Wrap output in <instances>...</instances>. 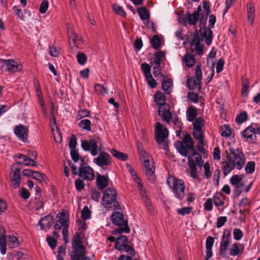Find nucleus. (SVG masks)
I'll return each mask as SVG.
<instances>
[{
    "instance_id": "nucleus-43",
    "label": "nucleus",
    "mask_w": 260,
    "mask_h": 260,
    "mask_svg": "<svg viewBox=\"0 0 260 260\" xmlns=\"http://www.w3.org/2000/svg\"><path fill=\"white\" fill-rule=\"evenodd\" d=\"M203 168V171L204 175L207 179H209L211 177L212 171L211 170V168L208 162H205L204 164H202Z\"/></svg>"
},
{
    "instance_id": "nucleus-24",
    "label": "nucleus",
    "mask_w": 260,
    "mask_h": 260,
    "mask_svg": "<svg viewBox=\"0 0 260 260\" xmlns=\"http://www.w3.org/2000/svg\"><path fill=\"white\" fill-rule=\"evenodd\" d=\"M201 39L199 36L194 37L191 45L194 46V49L198 55H201L203 54V47L201 45Z\"/></svg>"
},
{
    "instance_id": "nucleus-44",
    "label": "nucleus",
    "mask_w": 260,
    "mask_h": 260,
    "mask_svg": "<svg viewBox=\"0 0 260 260\" xmlns=\"http://www.w3.org/2000/svg\"><path fill=\"white\" fill-rule=\"evenodd\" d=\"M21 157H22V163L25 166H36V162L33 159V158H30L27 155H21Z\"/></svg>"
},
{
    "instance_id": "nucleus-23",
    "label": "nucleus",
    "mask_w": 260,
    "mask_h": 260,
    "mask_svg": "<svg viewBox=\"0 0 260 260\" xmlns=\"http://www.w3.org/2000/svg\"><path fill=\"white\" fill-rule=\"evenodd\" d=\"M214 238L212 237H208L206 241V260H208L212 255V248L214 243Z\"/></svg>"
},
{
    "instance_id": "nucleus-1",
    "label": "nucleus",
    "mask_w": 260,
    "mask_h": 260,
    "mask_svg": "<svg viewBox=\"0 0 260 260\" xmlns=\"http://www.w3.org/2000/svg\"><path fill=\"white\" fill-rule=\"evenodd\" d=\"M174 146L178 152L182 155L187 157L188 165L193 162L195 166L201 168L203 161L201 155L196 152L193 140L190 135L186 134L182 141H176Z\"/></svg>"
},
{
    "instance_id": "nucleus-64",
    "label": "nucleus",
    "mask_w": 260,
    "mask_h": 260,
    "mask_svg": "<svg viewBox=\"0 0 260 260\" xmlns=\"http://www.w3.org/2000/svg\"><path fill=\"white\" fill-rule=\"evenodd\" d=\"M49 6L48 2L46 0H44L41 3L39 11L42 14H44L47 11Z\"/></svg>"
},
{
    "instance_id": "nucleus-9",
    "label": "nucleus",
    "mask_w": 260,
    "mask_h": 260,
    "mask_svg": "<svg viewBox=\"0 0 260 260\" xmlns=\"http://www.w3.org/2000/svg\"><path fill=\"white\" fill-rule=\"evenodd\" d=\"M99 141L98 138L90 139L89 140L82 141L81 147L84 150L90 151V154L92 156H95L98 154Z\"/></svg>"
},
{
    "instance_id": "nucleus-56",
    "label": "nucleus",
    "mask_w": 260,
    "mask_h": 260,
    "mask_svg": "<svg viewBox=\"0 0 260 260\" xmlns=\"http://www.w3.org/2000/svg\"><path fill=\"white\" fill-rule=\"evenodd\" d=\"M195 78L199 81H202V72L201 64H198L196 67L195 71Z\"/></svg>"
},
{
    "instance_id": "nucleus-20",
    "label": "nucleus",
    "mask_w": 260,
    "mask_h": 260,
    "mask_svg": "<svg viewBox=\"0 0 260 260\" xmlns=\"http://www.w3.org/2000/svg\"><path fill=\"white\" fill-rule=\"evenodd\" d=\"M11 179L12 184L14 188H18L20 185L21 181L20 170L19 169H16L12 171L11 173Z\"/></svg>"
},
{
    "instance_id": "nucleus-54",
    "label": "nucleus",
    "mask_w": 260,
    "mask_h": 260,
    "mask_svg": "<svg viewBox=\"0 0 260 260\" xmlns=\"http://www.w3.org/2000/svg\"><path fill=\"white\" fill-rule=\"evenodd\" d=\"M112 8L113 10L117 14L123 17L126 16V13L124 11L122 7L118 5H114L113 6Z\"/></svg>"
},
{
    "instance_id": "nucleus-27",
    "label": "nucleus",
    "mask_w": 260,
    "mask_h": 260,
    "mask_svg": "<svg viewBox=\"0 0 260 260\" xmlns=\"http://www.w3.org/2000/svg\"><path fill=\"white\" fill-rule=\"evenodd\" d=\"M242 176L235 175L231 177L230 181L237 189H240L244 186V183L242 181Z\"/></svg>"
},
{
    "instance_id": "nucleus-52",
    "label": "nucleus",
    "mask_w": 260,
    "mask_h": 260,
    "mask_svg": "<svg viewBox=\"0 0 260 260\" xmlns=\"http://www.w3.org/2000/svg\"><path fill=\"white\" fill-rule=\"evenodd\" d=\"M145 77L147 83L148 84V86L151 88H154V87H155L156 86V82L153 78L151 74H150L149 75L145 76Z\"/></svg>"
},
{
    "instance_id": "nucleus-32",
    "label": "nucleus",
    "mask_w": 260,
    "mask_h": 260,
    "mask_svg": "<svg viewBox=\"0 0 260 260\" xmlns=\"http://www.w3.org/2000/svg\"><path fill=\"white\" fill-rule=\"evenodd\" d=\"M225 198L220 192H217L213 197V201L214 205L219 210V208L222 206L224 203Z\"/></svg>"
},
{
    "instance_id": "nucleus-38",
    "label": "nucleus",
    "mask_w": 260,
    "mask_h": 260,
    "mask_svg": "<svg viewBox=\"0 0 260 260\" xmlns=\"http://www.w3.org/2000/svg\"><path fill=\"white\" fill-rule=\"evenodd\" d=\"M138 13L142 20H147L149 19V13L144 7L139 8L138 9Z\"/></svg>"
},
{
    "instance_id": "nucleus-53",
    "label": "nucleus",
    "mask_w": 260,
    "mask_h": 260,
    "mask_svg": "<svg viewBox=\"0 0 260 260\" xmlns=\"http://www.w3.org/2000/svg\"><path fill=\"white\" fill-rule=\"evenodd\" d=\"M94 90L99 94H105L107 93V89L102 85L96 84L94 85Z\"/></svg>"
},
{
    "instance_id": "nucleus-29",
    "label": "nucleus",
    "mask_w": 260,
    "mask_h": 260,
    "mask_svg": "<svg viewBox=\"0 0 260 260\" xmlns=\"http://www.w3.org/2000/svg\"><path fill=\"white\" fill-rule=\"evenodd\" d=\"M69 213L68 212H61L57 214V218L60 223H63L64 226L69 225Z\"/></svg>"
},
{
    "instance_id": "nucleus-55",
    "label": "nucleus",
    "mask_w": 260,
    "mask_h": 260,
    "mask_svg": "<svg viewBox=\"0 0 260 260\" xmlns=\"http://www.w3.org/2000/svg\"><path fill=\"white\" fill-rule=\"evenodd\" d=\"M220 131L221 135L222 137H229L231 135V129L226 125L222 126L221 127Z\"/></svg>"
},
{
    "instance_id": "nucleus-63",
    "label": "nucleus",
    "mask_w": 260,
    "mask_h": 260,
    "mask_svg": "<svg viewBox=\"0 0 260 260\" xmlns=\"http://www.w3.org/2000/svg\"><path fill=\"white\" fill-rule=\"evenodd\" d=\"M76 145L77 138L75 136L73 135L71 137L69 142V146L70 150L75 149Z\"/></svg>"
},
{
    "instance_id": "nucleus-22",
    "label": "nucleus",
    "mask_w": 260,
    "mask_h": 260,
    "mask_svg": "<svg viewBox=\"0 0 260 260\" xmlns=\"http://www.w3.org/2000/svg\"><path fill=\"white\" fill-rule=\"evenodd\" d=\"M182 62L185 67L190 68L195 65L196 59L193 55L187 53L182 57Z\"/></svg>"
},
{
    "instance_id": "nucleus-16",
    "label": "nucleus",
    "mask_w": 260,
    "mask_h": 260,
    "mask_svg": "<svg viewBox=\"0 0 260 260\" xmlns=\"http://www.w3.org/2000/svg\"><path fill=\"white\" fill-rule=\"evenodd\" d=\"M158 112L164 120L167 123L170 122L172 118V114L170 112V106L168 104L158 106Z\"/></svg>"
},
{
    "instance_id": "nucleus-10",
    "label": "nucleus",
    "mask_w": 260,
    "mask_h": 260,
    "mask_svg": "<svg viewBox=\"0 0 260 260\" xmlns=\"http://www.w3.org/2000/svg\"><path fill=\"white\" fill-rule=\"evenodd\" d=\"M231 233L229 230L223 231L220 243L219 254L222 257L226 256V251L231 243Z\"/></svg>"
},
{
    "instance_id": "nucleus-6",
    "label": "nucleus",
    "mask_w": 260,
    "mask_h": 260,
    "mask_svg": "<svg viewBox=\"0 0 260 260\" xmlns=\"http://www.w3.org/2000/svg\"><path fill=\"white\" fill-rule=\"evenodd\" d=\"M127 168L133 181H135L137 184V187L139 190V193L142 198V200L148 207H150L151 206V203L147 194V190L144 186L141 179L137 175L136 171L131 166H127Z\"/></svg>"
},
{
    "instance_id": "nucleus-46",
    "label": "nucleus",
    "mask_w": 260,
    "mask_h": 260,
    "mask_svg": "<svg viewBox=\"0 0 260 260\" xmlns=\"http://www.w3.org/2000/svg\"><path fill=\"white\" fill-rule=\"evenodd\" d=\"M150 43L155 49H158L161 46V42L159 38L156 35L154 36L151 39Z\"/></svg>"
},
{
    "instance_id": "nucleus-21",
    "label": "nucleus",
    "mask_w": 260,
    "mask_h": 260,
    "mask_svg": "<svg viewBox=\"0 0 260 260\" xmlns=\"http://www.w3.org/2000/svg\"><path fill=\"white\" fill-rule=\"evenodd\" d=\"M54 220L50 215H47L42 218L39 221V225L41 226V229L46 230L49 229L53 224Z\"/></svg>"
},
{
    "instance_id": "nucleus-61",
    "label": "nucleus",
    "mask_w": 260,
    "mask_h": 260,
    "mask_svg": "<svg viewBox=\"0 0 260 260\" xmlns=\"http://www.w3.org/2000/svg\"><path fill=\"white\" fill-rule=\"evenodd\" d=\"M52 132L55 142L57 143H60L62 141V138L61 137V133L59 132L58 128L56 127L55 130L52 129Z\"/></svg>"
},
{
    "instance_id": "nucleus-34",
    "label": "nucleus",
    "mask_w": 260,
    "mask_h": 260,
    "mask_svg": "<svg viewBox=\"0 0 260 260\" xmlns=\"http://www.w3.org/2000/svg\"><path fill=\"white\" fill-rule=\"evenodd\" d=\"M208 68L205 71V75L207 76V78L205 79L206 83H209L214 75V62L212 60L211 61V64L208 66Z\"/></svg>"
},
{
    "instance_id": "nucleus-36",
    "label": "nucleus",
    "mask_w": 260,
    "mask_h": 260,
    "mask_svg": "<svg viewBox=\"0 0 260 260\" xmlns=\"http://www.w3.org/2000/svg\"><path fill=\"white\" fill-rule=\"evenodd\" d=\"M162 88L167 94H169L172 91L173 81L170 79H165L161 83Z\"/></svg>"
},
{
    "instance_id": "nucleus-13",
    "label": "nucleus",
    "mask_w": 260,
    "mask_h": 260,
    "mask_svg": "<svg viewBox=\"0 0 260 260\" xmlns=\"http://www.w3.org/2000/svg\"><path fill=\"white\" fill-rule=\"evenodd\" d=\"M255 126L256 123H251L242 133V136L249 142H254L256 141Z\"/></svg>"
},
{
    "instance_id": "nucleus-15",
    "label": "nucleus",
    "mask_w": 260,
    "mask_h": 260,
    "mask_svg": "<svg viewBox=\"0 0 260 260\" xmlns=\"http://www.w3.org/2000/svg\"><path fill=\"white\" fill-rule=\"evenodd\" d=\"M14 132L19 140L23 142H25L27 140L28 129L26 126L22 124L16 125L14 127Z\"/></svg>"
},
{
    "instance_id": "nucleus-58",
    "label": "nucleus",
    "mask_w": 260,
    "mask_h": 260,
    "mask_svg": "<svg viewBox=\"0 0 260 260\" xmlns=\"http://www.w3.org/2000/svg\"><path fill=\"white\" fill-rule=\"evenodd\" d=\"M247 118V113L246 112H242L237 116L236 121L238 123H242L246 121Z\"/></svg>"
},
{
    "instance_id": "nucleus-11",
    "label": "nucleus",
    "mask_w": 260,
    "mask_h": 260,
    "mask_svg": "<svg viewBox=\"0 0 260 260\" xmlns=\"http://www.w3.org/2000/svg\"><path fill=\"white\" fill-rule=\"evenodd\" d=\"M169 132L160 122H157L155 127L156 140L158 144H162L168 137Z\"/></svg>"
},
{
    "instance_id": "nucleus-62",
    "label": "nucleus",
    "mask_w": 260,
    "mask_h": 260,
    "mask_svg": "<svg viewBox=\"0 0 260 260\" xmlns=\"http://www.w3.org/2000/svg\"><path fill=\"white\" fill-rule=\"evenodd\" d=\"M141 69L144 73V76H146L147 75H149L151 74V67L150 66L146 63H143L141 64Z\"/></svg>"
},
{
    "instance_id": "nucleus-4",
    "label": "nucleus",
    "mask_w": 260,
    "mask_h": 260,
    "mask_svg": "<svg viewBox=\"0 0 260 260\" xmlns=\"http://www.w3.org/2000/svg\"><path fill=\"white\" fill-rule=\"evenodd\" d=\"M139 155L141 161H143L145 168V174L148 179L151 182H154L155 180V167L153 165V160L144 150L139 149Z\"/></svg>"
},
{
    "instance_id": "nucleus-57",
    "label": "nucleus",
    "mask_w": 260,
    "mask_h": 260,
    "mask_svg": "<svg viewBox=\"0 0 260 260\" xmlns=\"http://www.w3.org/2000/svg\"><path fill=\"white\" fill-rule=\"evenodd\" d=\"M66 254V247L61 246L58 248L57 260H64Z\"/></svg>"
},
{
    "instance_id": "nucleus-5",
    "label": "nucleus",
    "mask_w": 260,
    "mask_h": 260,
    "mask_svg": "<svg viewBox=\"0 0 260 260\" xmlns=\"http://www.w3.org/2000/svg\"><path fill=\"white\" fill-rule=\"evenodd\" d=\"M117 196V191L115 188H107L103 192L102 205L108 209H119L120 206L116 201Z\"/></svg>"
},
{
    "instance_id": "nucleus-35",
    "label": "nucleus",
    "mask_w": 260,
    "mask_h": 260,
    "mask_svg": "<svg viewBox=\"0 0 260 260\" xmlns=\"http://www.w3.org/2000/svg\"><path fill=\"white\" fill-rule=\"evenodd\" d=\"M165 53L164 51H157L154 54L152 62L155 63V65L160 66L161 61L165 58Z\"/></svg>"
},
{
    "instance_id": "nucleus-14",
    "label": "nucleus",
    "mask_w": 260,
    "mask_h": 260,
    "mask_svg": "<svg viewBox=\"0 0 260 260\" xmlns=\"http://www.w3.org/2000/svg\"><path fill=\"white\" fill-rule=\"evenodd\" d=\"M79 176L85 180H92L94 178V171L89 166H81L79 168Z\"/></svg>"
},
{
    "instance_id": "nucleus-48",
    "label": "nucleus",
    "mask_w": 260,
    "mask_h": 260,
    "mask_svg": "<svg viewBox=\"0 0 260 260\" xmlns=\"http://www.w3.org/2000/svg\"><path fill=\"white\" fill-rule=\"evenodd\" d=\"M255 166L254 161H248L245 167V171L248 174H252L255 171Z\"/></svg>"
},
{
    "instance_id": "nucleus-51",
    "label": "nucleus",
    "mask_w": 260,
    "mask_h": 260,
    "mask_svg": "<svg viewBox=\"0 0 260 260\" xmlns=\"http://www.w3.org/2000/svg\"><path fill=\"white\" fill-rule=\"evenodd\" d=\"M81 217L83 220H86L91 217V211L87 206H85L81 211Z\"/></svg>"
},
{
    "instance_id": "nucleus-59",
    "label": "nucleus",
    "mask_w": 260,
    "mask_h": 260,
    "mask_svg": "<svg viewBox=\"0 0 260 260\" xmlns=\"http://www.w3.org/2000/svg\"><path fill=\"white\" fill-rule=\"evenodd\" d=\"M204 124V120L201 117L198 118L193 122V129H202V127Z\"/></svg>"
},
{
    "instance_id": "nucleus-33",
    "label": "nucleus",
    "mask_w": 260,
    "mask_h": 260,
    "mask_svg": "<svg viewBox=\"0 0 260 260\" xmlns=\"http://www.w3.org/2000/svg\"><path fill=\"white\" fill-rule=\"evenodd\" d=\"M201 81H199L194 77L188 78L187 80V86L190 90H193L196 88L200 89L201 88Z\"/></svg>"
},
{
    "instance_id": "nucleus-12",
    "label": "nucleus",
    "mask_w": 260,
    "mask_h": 260,
    "mask_svg": "<svg viewBox=\"0 0 260 260\" xmlns=\"http://www.w3.org/2000/svg\"><path fill=\"white\" fill-rule=\"evenodd\" d=\"M93 162L98 166L104 168L111 164V157L107 153L101 152L96 158L93 159Z\"/></svg>"
},
{
    "instance_id": "nucleus-30",
    "label": "nucleus",
    "mask_w": 260,
    "mask_h": 260,
    "mask_svg": "<svg viewBox=\"0 0 260 260\" xmlns=\"http://www.w3.org/2000/svg\"><path fill=\"white\" fill-rule=\"evenodd\" d=\"M108 178L99 174L96 176V185L99 189H103L108 185Z\"/></svg>"
},
{
    "instance_id": "nucleus-47",
    "label": "nucleus",
    "mask_w": 260,
    "mask_h": 260,
    "mask_svg": "<svg viewBox=\"0 0 260 260\" xmlns=\"http://www.w3.org/2000/svg\"><path fill=\"white\" fill-rule=\"evenodd\" d=\"M239 243H235L231 246L230 249V254L231 256H235L239 254Z\"/></svg>"
},
{
    "instance_id": "nucleus-39",
    "label": "nucleus",
    "mask_w": 260,
    "mask_h": 260,
    "mask_svg": "<svg viewBox=\"0 0 260 260\" xmlns=\"http://www.w3.org/2000/svg\"><path fill=\"white\" fill-rule=\"evenodd\" d=\"M187 120L192 121L197 115V110L195 108L189 107L186 111Z\"/></svg>"
},
{
    "instance_id": "nucleus-37",
    "label": "nucleus",
    "mask_w": 260,
    "mask_h": 260,
    "mask_svg": "<svg viewBox=\"0 0 260 260\" xmlns=\"http://www.w3.org/2000/svg\"><path fill=\"white\" fill-rule=\"evenodd\" d=\"M110 152L113 156L118 159L119 160L122 161H125L128 158V156L127 155V154L123 152L118 151L115 149H112L110 150Z\"/></svg>"
},
{
    "instance_id": "nucleus-7",
    "label": "nucleus",
    "mask_w": 260,
    "mask_h": 260,
    "mask_svg": "<svg viewBox=\"0 0 260 260\" xmlns=\"http://www.w3.org/2000/svg\"><path fill=\"white\" fill-rule=\"evenodd\" d=\"M73 250L70 255L72 260H81L85 255L84 247L82 245L79 234L76 233L72 241Z\"/></svg>"
},
{
    "instance_id": "nucleus-18",
    "label": "nucleus",
    "mask_w": 260,
    "mask_h": 260,
    "mask_svg": "<svg viewBox=\"0 0 260 260\" xmlns=\"http://www.w3.org/2000/svg\"><path fill=\"white\" fill-rule=\"evenodd\" d=\"M4 66L8 71L13 73L20 71L22 69V66L21 64L12 59L5 60Z\"/></svg>"
},
{
    "instance_id": "nucleus-28",
    "label": "nucleus",
    "mask_w": 260,
    "mask_h": 260,
    "mask_svg": "<svg viewBox=\"0 0 260 260\" xmlns=\"http://www.w3.org/2000/svg\"><path fill=\"white\" fill-rule=\"evenodd\" d=\"M127 244V239L126 236H121L117 238L115 242V248L119 250L122 251L124 247Z\"/></svg>"
},
{
    "instance_id": "nucleus-8",
    "label": "nucleus",
    "mask_w": 260,
    "mask_h": 260,
    "mask_svg": "<svg viewBox=\"0 0 260 260\" xmlns=\"http://www.w3.org/2000/svg\"><path fill=\"white\" fill-rule=\"evenodd\" d=\"M111 220L112 222L119 226H120L117 231H115V233L118 234L125 232L128 233L130 231L129 228L128 227L127 220L124 219L123 215L119 212H115L111 216Z\"/></svg>"
},
{
    "instance_id": "nucleus-45",
    "label": "nucleus",
    "mask_w": 260,
    "mask_h": 260,
    "mask_svg": "<svg viewBox=\"0 0 260 260\" xmlns=\"http://www.w3.org/2000/svg\"><path fill=\"white\" fill-rule=\"evenodd\" d=\"M68 35L69 36L70 39H72L73 41L74 42V43L75 44V45L76 46H77V45L76 44L77 42V41H81V38L78 35L73 34L72 29L70 28L69 27H68Z\"/></svg>"
},
{
    "instance_id": "nucleus-25",
    "label": "nucleus",
    "mask_w": 260,
    "mask_h": 260,
    "mask_svg": "<svg viewBox=\"0 0 260 260\" xmlns=\"http://www.w3.org/2000/svg\"><path fill=\"white\" fill-rule=\"evenodd\" d=\"M193 137L199 141L198 148L199 150L201 151L203 149L204 146V138L202 129H194L193 132Z\"/></svg>"
},
{
    "instance_id": "nucleus-17",
    "label": "nucleus",
    "mask_w": 260,
    "mask_h": 260,
    "mask_svg": "<svg viewBox=\"0 0 260 260\" xmlns=\"http://www.w3.org/2000/svg\"><path fill=\"white\" fill-rule=\"evenodd\" d=\"M186 20L190 25H194L198 20H200L201 23L205 25L206 19H204V16L202 14H200L199 12H194L192 14H188L185 18Z\"/></svg>"
},
{
    "instance_id": "nucleus-31",
    "label": "nucleus",
    "mask_w": 260,
    "mask_h": 260,
    "mask_svg": "<svg viewBox=\"0 0 260 260\" xmlns=\"http://www.w3.org/2000/svg\"><path fill=\"white\" fill-rule=\"evenodd\" d=\"M154 100L155 103L160 106L164 105H167L166 103V98L165 95L160 91H157L154 95Z\"/></svg>"
},
{
    "instance_id": "nucleus-2",
    "label": "nucleus",
    "mask_w": 260,
    "mask_h": 260,
    "mask_svg": "<svg viewBox=\"0 0 260 260\" xmlns=\"http://www.w3.org/2000/svg\"><path fill=\"white\" fill-rule=\"evenodd\" d=\"M246 159L242 151L238 148H229L226 159L222 162V170L224 176L229 174L234 168L238 170L243 168Z\"/></svg>"
},
{
    "instance_id": "nucleus-49",
    "label": "nucleus",
    "mask_w": 260,
    "mask_h": 260,
    "mask_svg": "<svg viewBox=\"0 0 260 260\" xmlns=\"http://www.w3.org/2000/svg\"><path fill=\"white\" fill-rule=\"evenodd\" d=\"M91 122L88 119H83L79 123V126L86 131H90L91 130L90 128Z\"/></svg>"
},
{
    "instance_id": "nucleus-26",
    "label": "nucleus",
    "mask_w": 260,
    "mask_h": 260,
    "mask_svg": "<svg viewBox=\"0 0 260 260\" xmlns=\"http://www.w3.org/2000/svg\"><path fill=\"white\" fill-rule=\"evenodd\" d=\"M254 4L249 3L247 5V21L250 24H252L254 19Z\"/></svg>"
},
{
    "instance_id": "nucleus-42",
    "label": "nucleus",
    "mask_w": 260,
    "mask_h": 260,
    "mask_svg": "<svg viewBox=\"0 0 260 260\" xmlns=\"http://www.w3.org/2000/svg\"><path fill=\"white\" fill-rule=\"evenodd\" d=\"M188 165L189 168V175L192 179H197L199 178V175L197 166H195L193 162Z\"/></svg>"
},
{
    "instance_id": "nucleus-40",
    "label": "nucleus",
    "mask_w": 260,
    "mask_h": 260,
    "mask_svg": "<svg viewBox=\"0 0 260 260\" xmlns=\"http://www.w3.org/2000/svg\"><path fill=\"white\" fill-rule=\"evenodd\" d=\"M33 178L39 181L40 182H44L45 183H47L48 182V179L46 175L39 172L35 171L33 175Z\"/></svg>"
},
{
    "instance_id": "nucleus-19",
    "label": "nucleus",
    "mask_w": 260,
    "mask_h": 260,
    "mask_svg": "<svg viewBox=\"0 0 260 260\" xmlns=\"http://www.w3.org/2000/svg\"><path fill=\"white\" fill-rule=\"evenodd\" d=\"M7 250V236L4 227L0 226V251L4 255Z\"/></svg>"
},
{
    "instance_id": "nucleus-50",
    "label": "nucleus",
    "mask_w": 260,
    "mask_h": 260,
    "mask_svg": "<svg viewBox=\"0 0 260 260\" xmlns=\"http://www.w3.org/2000/svg\"><path fill=\"white\" fill-rule=\"evenodd\" d=\"M9 246L11 248H13L17 247L18 245L19 242L17 238L11 235L9 236Z\"/></svg>"
},
{
    "instance_id": "nucleus-41",
    "label": "nucleus",
    "mask_w": 260,
    "mask_h": 260,
    "mask_svg": "<svg viewBox=\"0 0 260 260\" xmlns=\"http://www.w3.org/2000/svg\"><path fill=\"white\" fill-rule=\"evenodd\" d=\"M202 36L204 38L206 39L205 42L206 43L209 45L211 43L212 40V31L208 28L205 29L204 31L202 33Z\"/></svg>"
},
{
    "instance_id": "nucleus-3",
    "label": "nucleus",
    "mask_w": 260,
    "mask_h": 260,
    "mask_svg": "<svg viewBox=\"0 0 260 260\" xmlns=\"http://www.w3.org/2000/svg\"><path fill=\"white\" fill-rule=\"evenodd\" d=\"M167 183L177 199L181 201L184 199L185 196V185L183 180L169 175Z\"/></svg>"
},
{
    "instance_id": "nucleus-60",
    "label": "nucleus",
    "mask_w": 260,
    "mask_h": 260,
    "mask_svg": "<svg viewBox=\"0 0 260 260\" xmlns=\"http://www.w3.org/2000/svg\"><path fill=\"white\" fill-rule=\"evenodd\" d=\"M249 87V81L246 79L243 78L242 79V93L243 95H246Z\"/></svg>"
}]
</instances>
